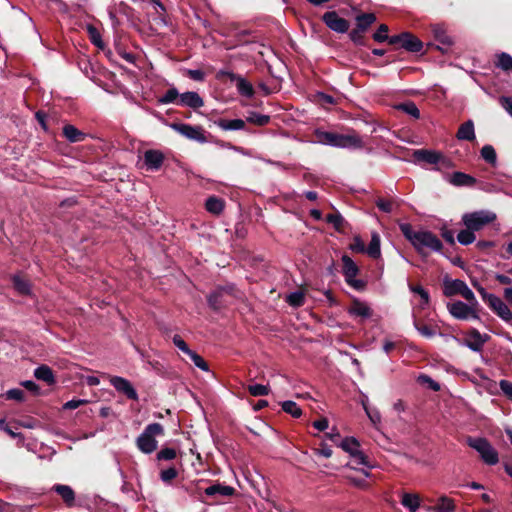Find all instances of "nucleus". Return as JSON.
Returning a JSON list of instances; mask_svg holds the SVG:
<instances>
[{
  "instance_id": "49530a36",
  "label": "nucleus",
  "mask_w": 512,
  "mask_h": 512,
  "mask_svg": "<svg viewBox=\"0 0 512 512\" xmlns=\"http://www.w3.org/2000/svg\"><path fill=\"white\" fill-rule=\"evenodd\" d=\"M398 109L402 110L406 114L412 116L415 119L420 117V111L413 102H406L398 105Z\"/></svg>"
},
{
  "instance_id": "e433bc0d",
  "label": "nucleus",
  "mask_w": 512,
  "mask_h": 512,
  "mask_svg": "<svg viewBox=\"0 0 512 512\" xmlns=\"http://www.w3.org/2000/svg\"><path fill=\"white\" fill-rule=\"evenodd\" d=\"M496 66L504 71H512V57L505 52L498 54Z\"/></svg>"
},
{
  "instance_id": "473e14b6",
  "label": "nucleus",
  "mask_w": 512,
  "mask_h": 512,
  "mask_svg": "<svg viewBox=\"0 0 512 512\" xmlns=\"http://www.w3.org/2000/svg\"><path fill=\"white\" fill-rule=\"evenodd\" d=\"M434 510L436 512H454V501L446 496H441L438 503L435 505Z\"/></svg>"
},
{
  "instance_id": "7ed1b4c3",
  "label": "nucleus",
  "mask_w": 512,
  "mask_h": 512,
  "mask_svg": "<svg viewBox=\"0 0 512 512\" xmlns=\"http://www.w3.org/2000/svg\"><path fill=\"white\" fill-rule=\"evenodd\" d=\"M467 444L472 449L476 450L487 465H496L499 462V455L497 450L491 443L483 437H468Z\"/></svg>"
},
{
  "instance_id": "5701e85b",
  "label": "nucleus",
  "mask_w": 512,
  "mask_h": 512,
  "mask_svg": "<svg viewBox=\"0 0 512 512\" xmlns=\"http://www.w3.org/2000/svg\"><path fill=\"white\" fill-rule=\"evenodd\" d=\"M457 139L472 141L475 139L474 123L472 120L464 122L458 129Z\"/></svg>"
},
{
  "instance_id": "37998d69",
  "label": "nucleus",
  "mask_w": 512,
  "mask_h": 512,
  "mask_svg": "<svg viewBox=\"0 0 512 512\" xmlns=\"http://www.w3.org/2000/svg\"><path fill=\"white\" fill-rule=\"evenodd\" d=\"M177 99H180V94L175 87H172L168 89L166 93L158 99V102L160 104H170L175 102Z\"/></svg>"
},
{
  "instance_id": "603ef678",
  "label": "nucleus",
  "mask_w": 512,
  "mask_h": 512,
  "mask_svg": "<svg viewBox=\"0 0 512 512\" xmlns=\"http://www.w3.org/2000/svg\"><path fill=\"white\" fill-rule=\"evenodd\" d=\"M414 327L423 337L432 338L436 335V331L428 325H420L414 321Z\"/></svg>"
},
{
  "instance_id": "393cba45",
  "label": "nucleus",
  "mask_w": 512,
  "mask_h": 512,
  "mask_svg": "<svg viewBox=\"0 0 512 512\" xmlns=\"http://www.w3.org/2000/svg\"><path fill=\"white\" fill-rule=\"evenodd\" d=\"M34 376L38 380H42L45 383L51 385L55 383V377L53 371L47 365H41L34 370Z\"/></svg>"
},
{
  "instance_id": "1a4fd4ad",
  "label": "nucleus",
  "mask_w": 512,
  "mask_h": 512,
  "mask_svg": "<svg viewBox=\"0 0 512 512\" xmlns=\"http://www.w3.org/2000/svg\"><path fill=\"white\" fill-rule=\"evenodd\" d=\"M339 148L350 150H366L368 153L372 152V148L367 146L364 138L354 130L347 134L340 135Z\"/></svg>"
},
{
  "instance_id": "f704fd0d",
  "label": "nucleus",
  "mask_w": 512,
  "mask_h": 512,
  "mask_svg": "<svg viewBox=\"0 0 512 512\" xmlns=\"http://www.w3.org/2000/svg\"><path fill=\"white\" fill-rule=\"evenodd\" d=\"M236 87L238 92L247 98H251L254 95V89L251 83H249L246 79L241 77L236 82Z\"/></svg>"
},
{
  "instance_id": "72a5a7b5",
  "label": "nucleus",
  "mask_w": 512,
  "mask_h": 512,
  "mask_svg": "<svg viewBox=\"0 0 512 512\" xmlns=\"http://www.w3.org/2000/svg\"><path fill=\"white\" fill-rule=\"evenodd\" d=\"M356 21L358 29L363 32L376 21V16L373 13H364L358 15Z\"/></svg>"
},
{
  "instance_id": "412c9836",
  "label": "nucleus",
  "mask_w": 512,
  "mask_h": 512,
  "mask_svg": "<svg viewBox=\"0 0 512 512\" xmlns=\"http://www.w3.org/2000/svg\"><path fill=\"white\" fill-rule=\"evenodd\" d=\"M52 490L55 491L68 507H72L75 504V493L73 489L64 484H56L52 487Z\"/></svg>"
},
{
  "instance_id": "13d9d810",
  "label": "nucleus",
  "mask_w": 512,
  "mask_h": 512,
  "mask_svg": "<svg viewBox=\"0 0 512 512\" xmlns=\"http://www.w3.org/2000/svg\"><path fill=\"white\" fill-rule=\"evenodd\" d=\"M176 450L173 448H163L157 453V459L158 460H173L176 458Z\"/></svg>"
},
{
  "instance_id": "4be33fe9",
  "label": "nucleus",
  "mask_w": 512,
  "mask_h": 512,
  "mask_svg": "<svg viewBox=\"0 0 512 512\" xmlns=\"http://www.w3.org/2000/svg\"><path fill=\"white\" fill-rule=\"evenodd\" d=\"M440 152L426 149H417L413 152V157L418 162H426L435 165Z\"/></svg>"
},
{
  "instance_id": "423d86ee",
  "label": "nucleus",
  "mask_w": 512,
  "mask_h": 512,
  "mask_svg": "<svg viewBox=\"0 0 512 512\" xmlns=\"http://www.w3.org/2000/svg\"><path fill=\"white\" fill-rule=\"evenodd\" d=\"M444 294L446 296L461 295L470 304L477 305V300L473 291L462 280L455 279L445 282Z\"/></svg>"
},
{
  "instance_id": "4c0bfd02",
  "label": "nucleus",
  "mask_w": 512,
  "mask_h": 512,
  "mask_svg": "<svg viewBox=\"0 0 512 512\" xmlns=\"http://www.w3.org/2000/svg\"><path fill=\"white\" fill-rule=\"evenodd\" d=\"M13 285L15 289L23 295L30 294V283L26 279L20 277V276H14L13 277Z\"/></svg>"
},
{
  "instance_id": "20e7f679",
  "label": "nucleus",
  "mask_w": 512,
  "mask_h": 512,
  "mask_svg": "<svg viewBox=\"0 0 512 512\" xmlns=\"http://www.w3.org/2000/svg\"><path fill=\"white\" fill-rule=\"evenodd\" d=\"M238 291L233 284L217 287L208 296V304L214 310H219L231 302L232 298L237 297Z\"/></svg>"
},
{
  "instance_id": "c9c22d12",
  "label": "nucleus",
  "mask_w": 512,
  "mask_h": 512,
  "mask_svg": "<svg viewBox=\"0 0 512 512\" xmlns=\"http://www.w3.org/2000/svg\"><path fill=\"white\" fill-rule=\"evenodd\" d=\"M340 447L348 452L351 457L354 456L356 452L359 451V443L355 438L347 437L343 439L340 443Z\"/></svg>"
},
{
  "instance_id": "58836bf2",
  "label": "nucleus",
  "mask_w": 512,
  "mask_h": 512,
  "mask_svg": "<svg viewBox=\"0 0 512 512\" xmlns=\"http://www.w3.org/2000/svg\"><path fill=\"white\" fill-rule=\"evenodd\" d=\"M247 122L257 126H265L270 122V116L259 114L257 112H250L247 117Z\"/></svg>"
},
{
  "instance_id": "ea45409f",
  "label": "nucleus",
  "mask_w": 512,
  "mask_h": 512,
  "mask_svg": "<svg viewBox=\"0 0 512 512\" xmlns=\"http://www.w3.org/2000/svg\"><path fill=\"white\" fill-rule=\"evenodd\" d=\"M481 157L491 165H495L497 161L496 151L491 145H484L481 149Z\"/></svg>"
},
{
  "instance_id": "a19ab883",
  "label": "nucleus",
  "mask_w": 512,
  "mask_h": 512,
  "mask_svg": "<svg viewBox=\"0 0 512 512\" xmlns=\"http://www.w3.org/2000/svg\"><path fill=\"white\" fill-rule=\"evenodd\" d=\"M475 231L466 228L465 230H461L457 235V241L461 245H469L473 243L476 239L474 234Z\"/></svg>"
},
{
  "instance_id": "f257e3e1",
  "label": "nucleus",
  "mask_w": 512,
  "mask_h": 512,
  "mask_svg": "<svg viewBox=\"0 0 512 512\" xmlns=\"http://www.w3.org/2000/svg\"><path fill=\"white\" fill-rule=\"evenodd\" d=\"M399 228L404 237L422 255L425 250L441 252L443 244L440 239L430 231H414L409 223H399Z\"/></svg>"
},
{
  "instance_id": "a878e982",
  "label": "nucleus",
  "mask_w": 512,
  "mask_h": 512,
  "mask_svg": "<svg viewBox=\"0 0 512 512\" xmlns=\"http://www.w3.org/2000/svg\"><path fill=\"white\" fill-rule=\"evenodd\" d=\"M380 245H381V240H380L379 234L377 232H373L371 234L370 243H369L368 247L366 248L365 252L370 257L377 259L381 256Z\"/></svg>"
},
{
  "instance_id": "79ce46f5",
  "label": "nucleus",
  "mask_w": 512,
  "mask_h": 512,
  "mask_svg": "<svg viewBox=\"0 0 512 512\" xmlns=\"http://www.w3.org/2000/svg\"><path fill=\"white\" fill-rule=\"evenodd\" d=\"M282 410L295 418H298L302 414V410L294 401H284L281 404Z\"/></svg>"
},
{
  "instance_id": "2f4dec72",
  "label": "nucleus",
  "mask_w": 512,
  "mask_h": 512,
  "mask_svg": "<svg viewBox=\"0 0 512 512\" xmlns=\"http://www.w3.org/2000/svg\"><path fill=\"white\" fill-rule=\"evenodd\" d=\"M86 30H87V33H88L91 43L100 49H104L105 43L102 40L101 34L98 31V29L96 27H94L93 25H87Z\"/></svg>"
},
{
  "instance_id": "9b49d317",
  "label": "nucleus",
  "mask_w": 512,
  "mask_h": 512,
  "mask_svg": "<svg viewBox=\"0 0 512 512\" xmlns=\"http://www.w3.org/2000/svg\"><path fill=\"white\" fill-rule=\"evenodd\" d=\"M474 305L456 301L447 305L449 313L458 320L478 319V314L473 308Z\"/></svg>"
},
{
  "instance_id": "de8ad7c7",
  "label": "nucleus",
  "mask_w": 512,
  "mask_h": 512,
  "mask_svg": "<svg viewBox=\"0 0 512 512\" xmlns=\"http://www.w3.org/2000/svg\"><path fill=\"white\" fill-rule=\"evenodd\" d=\"M248 391L252 396H265L269 394L270 388L268 385L251 384L248 386Z\"/></svg>"
},
{
  "instance_id": "c85d7f7f",
  "label": "nucleus",
  "mask_w": 512,
  "mask_h": 512,
  "mask_svg": "<svg viewBox=\"0 0 512 512\" xmlns=\"http://www.w3.org/2000/svg\"><path fill=\"white\" fill-rule=\"evenodd\" d=\"M205 208L208 212L219 215L224 209V201L218 197L211 196L206 200Z\"/></svg>"
},
{
  "instance_id": "3c124183",
  "label": "nucleus",
  "mask_w": 512,
  "mask_h": 512,
  "mask_svg": "<svg viewBox=\"0 0 512 512\" xmlns=\"http://www.w3.org/2000/svg\"><path fill=\"white\" fill-rule=\"evenodd\" d=\"M326 221L332 224L337 230H340L345 222L344 218L339 212L327 215Z\"/></svg>"
},
{
  "instance_id": "052dcab7",
  "label": "nucleus",
  "mask_w": 512,
  "mask_h": 512,
  "mask_svg": "<svg viewBox=\"0 0 512 512\" xmlns=\"http://www.w3.org/2000/svg\"><path fill=\"white\" fill-rule=\"evenodd\" d=\"M350 249L353 252L364 253L366 250V247L364 245V242L361 240V238L359 236H355L353 238V242L350 244Z\"/></svg>"
},
{
  "instance_id": "7c9ffc66",
  "label": "nucleus",
  "mask_w": 512,
  "mask_h": 512,
  "mask_svg": "<svg viewBox=\"0 0 512 512\" xmlns=\"http://www.w3.org/2000/svg\"><path fill=\"white\" fill-rule=\"evenodd\" d=\"M409 290L415 294H418L421 298V303L419 304V307L421 309H424L428 306L430 301V296L427 290H425L421 285H409Z\"/></svg>"
},
{
  "instance_id": "774afa93",
  "label": "nucleus",
  "mask_w": 512,
  "mask_h": 512,
  "mask_svg": "<svg viewBox=\"0 0 512 512\" xmlns=\"http://www.w3.org/2000/svg\"><path fill=\"white\" fill-rule=\"evenodd\" d=\"M501 106L512 116V97H501Z\"/></svg>"
},
{
  "instance_id": "aec40b11",
  "label": "nucleus",
  "mask_w": 512,
  "mask_h": 512,
  "mask_svg": "<svg viewBox=\"0 0 512 512\" xmlns=\"http://www.w3.org/2000/svg\"><path fill=\"white\" fill-rule=\"evenodd\" d=\"M205 494L210 497H229L235 492V489L231 486L216 483L205 489Z\"/></svg>"
},
{
  "instance_id": "0eeeda50",
  "label": "nucleus",
  "mask_w": 512,
  "mask_h": 512,
  "mask_svg": "<svg viewBox=\"0 0 512 512\" xmlns=\"http://www.w3.org/2000/svg\"><path fill=\"white\" fill-rule=\"evenodd\" d=\"M170 127L189 140H193L199 143L207 142L204 130L200 126H192L185 123H171Z\"/></svg>"
},
{
  "instance_id": "f8f14e48",
  "label": "nucleus",
  "mask_w": 512,
  "mask_h": 512,
  "mask_svg": "<svg viewBox=\"0 0 512 512\" xmlns=\"http://www.w3.org/2000/svg\"><path fill=\"white\" fill-rule=\"evenodd\" d=\"M486 304L503 321L507 323L512 321V311L499 296L494 294Z\"/></svg>"
},
{
  "instance_id": "6e6552de",
  "label": "nucleus",
  "mask_w": 512,
  "mask_h": 512,
  "mask_svg": "<svg viewBox=\"0 0 512 512\" xmlns=\"http://www.w3.org/2000/svg\"><path fill=\"white\" fill-rule=\"evenodd\" d=\"M389 43L392 45L399 44L402 48L409 52H420L423 48L421 40L409 32H403L399 35H393L389 38Z\"/></svg>"
},
{
  "instance_id": "5fc2aeb1",
  "label": "nucleus",
  "mask_w": 512,
  "mask_h": 512,
  "mask_svg": "<svg viewBox=\"0 0 512 512\" xmlns=\"http://www.w3.org/2000/svg\"><path fill=\"white\" fill-rule=\"evenodd\" d=\"M364 410L374 426L381 422V414L377 409H370L368 405L364 404Z\"/></svg>"
},
{
  "instance_id": "bf43d9fd",
  "label": "nucleus",
  "mask_w": 512,
  "mask_h": 512,
  "mask_svg": "<svg viewBox=\"0 0 512 512\" xmlns=\"http://www.w3.org/2000/svg\"><path fill=\"white\" fill-rule=\"evenodd\" d=\"M6 398L15 401H23L24 392L19 388H13L6 392Z\"/></svg>"
},
{
  "instance_id": "a18cd8bd",
  "label": "nucleus",
  "mask_w": 512,
  "mask_h": 512,
  "mask_svg": "<svg viewBox=\"0 0 512 512\" xmlns=\"http://www.w3.org/2000/svg\"><path fill=\"white\" fill-rule=\"evenodd\" d=\"M305 295L302 291H295L290 293L286 301L293 307H300L304 304Z\"/></svg>"
},
{
  "instance_id": "f3484780",
  "label": "nucleus",
  "mask_w": 512,
  "mask_h": 512,
  "mask_svg": "<svg viewBox=\"0 0 512 512\" xmlns=\"http://www.w3.org/2000/svg\"><path fill=\"white\" fill-rule=\"evenodd\" d=\"M487 339V335H482L478 330L473 329L468 333L463 344L472 351L480 352Z\"/></svg>"
},
{
  "instance_id": "69168bd1",
  "label": "nucleus",
  "mask_w": 512,
  "mask_h": 512,
  "mask_svg": "<svg viewBox=\"0 0 512 512\" xmlns=\"http://www.w3.org/2000/svg\"><path fill=\"white\" fill-rule=\"evenodd\" d=\"M87 403V400H84V399H72L70 401H67L64 405H63V408L65 410H73V409H76L78 408L79 406L83 405Z\"/></svg>"
},
{
  "instance_id": "f03ea898",
  "label": "nucleus",
  "mask_w": 512,
  "mask_h": 512,
  "mask_svg": "<svg viewBox=\"0 0 512 512\" xmlns=\"http://www.w3.org/2000/svg\"><path fill=\"white\" fill-rule=\"evenodd\" d=\"M163 435L164 427L160 423H151L145 427L136 439V446L142 453L151 454L158 446L156 437Z\"/></svg>"
},
{
  "instance_id": "4468645a",
  "label": "nucleus",
  "mask_w": 512,
  "mask_h": 512,
  "mask_svg": "<svg viewBox=\"0 0 512 512\" xmlns=\"http://www.w3.org/2000/svg\"><path fill=\"white\" fill-rule=\"evenodd\" d=\"M110 383L118 392L123 393L128 399H138L136 390L127 379L120 376H113L110 379Z\"/></svg>"
},
{
  "instance_id": "6ab92c4d",
  "label": "nucleus",
  "mask_w": 512,
  "mask_h": 512,
  "mask_svg": "<svg viewBox=\"0 0 512 512\" xmlns=\"http://www.w3.org/2000/svg\"><path fill=\"white\" fill-rule=\"evenodd\" d=\"M446 180L456 187H471L476 183V179L463 172H454L446 176Z\"/></svg>"
},
{
  "instance_id": "0e129e2a",
  "label": "nucleus",
  "mask_w": 512,
  "mask_h": 512,
  "mask_svg": "<svg viewBox=\"0 0 512 512\" xmlns=\"http://www.w3.org/2000/svg\"><path fill=\"white\" fill-rule=\"evenodd\" d=\"M352 461L356 465H362L365 467H369L367 457L360 450L352 456Z\"/></svg>"
},
{
  "instance_id": "8fccbe9b",
  "label": "nucleus",
  "mask_w": 512,
  "mask_h": 512,
  "mask_svg": "<svg viewBox=\"0 0 512 512\" xmlns=\"http://www.w3.org/2000/svg\"><path fill=\"white\" fill-rule=\"evenodd\" d=\"M417 381L421 384L428 385V387L435 392L440 390V384L426 374L419 375Z\"/></svg>"
},
{
  "instance_id": "2eb2a0df",
  "label": "nucleus",
  "mask_w": 512,
  "mask_h": 512,
  "mask_svg": "<svg viewBox=\"0 0 512 512\" xmlns=\"http://www.w3.org/2000/svg\"><path fill=\"white\" fill-rule=\"evenodd\" d=\"M164 154L155 149H150L144 153V164L147 170L157 171L161 168L164 162Z\"/></svg>"
},
{
  "instance_id": "864d4df0",
  "label": "nucleus",
  "mask_w": 512,
  "mask_h": 512,
  "mask_svg": "<svg viewBox=\"0 0 512 512\" xmlns=\"http://www.w3.org/2000/svg\"><path fill=\"white\" fill-rule=\"evenodd\" d=\"M177 476H178V471L174 467H169L165 470H162L160 473V479L164 483H170Z\"/></svg>"
},
{
  "instance_id": "e2e57ef3",
  "label": "nucleus",
  "mask_w": 512,
  "mask_h": 512,
  "mask_svg": "<svg viewBox=\"0 0 512 512\" xmlns=\"http://www.w3.org/2000/svg\"><path fill=\"white\" fill-rule=\"evenodd\" d=\"M173 343L184 354L190 353L191 349L188 347L186 342L179 335H175L173 337Z\"/></svg>"
},
{
  "instance_id": "cd10ccee",
  "label": "nucleus",
  "mask_w": 512,
  "mask_h": 512,
  "mask_svg": "<svg viewBox=\"0 0 512 512\" xmlns=\"http://www.w3.org/2000/svg\"><path fill=\"white\" fill-rule=\"evenodd\" d=\"M218 127L226 131L242 130L245 127V121L242 119L226 120L221 119L217 122Z\"/></svg>"
},
{
  "instance_id": "680f3d73",
  "label": "nucleus",
  "mask_w": 512,
  "mask_h": 512,
  "mask_svg": "<svg viewBox=\"0 0 512 512\" xmlns=\"http://www.w3.org/2000/svg\"><path fill=\"white\" fill-rule=\"evenodd\" d=\"M186 75H187L190 79H192V80H194V81H199V82H201V81H204V79H205V74H204V72H203L202 70H200V69H187V70H186Z\"/></svg>"
},
{
  "instance_id": "9d476101",
  "label": "nucleus",
  "mask_w": 512,
  "mask_h": 512,
  "mask_svg": "<svg viewBox=\"0 0 512 512\" xmlns=\"http://www.w3.org/2000/svg\"><path fill=\"white\" fill-rule=\"evenodd\" d=\"M341 260L343 263V275L347 284L356 289L363 288V282L356 279L359 272L356 263L347 255H343Z\"/></svg>"
},
{
  "instance_id": "ddd939ff",
  "label": "nucleus",
  "mask_w": 512,
  "mask_h": 512,
  "mask_svg": "<svg viewBox=\"0 0 512 512\" xmlns=\"http://www.w3.org/2000/svg\"><path fill=\"white\" fill-rule=\"evenodd\" d=\"M322 20L328 28L335 32L345 33L349 29L348 21L339 17L335 11L326 12L322 17Z\"/></svg>"
},
{
  "instance_id": "c03bdc74",
  "label": "nucleus",
  "mask_w": 512,
  "mask_h": 512,
  "mask_svg": "<svg viewBox=\"0 0 512 512\" xmlns=\"http://www.w3.org/2000/svg\"><path fill=\"white\" fill-rule=\"evenodd\" d=\"M453 166L454 164L451 159L444 156L442 153H439L437 161L435 162V170L446 171L451 169Z\"/></svg>"
},
{
  "instance_id": "4d7b16f0",
  "label": "nucleus",
  "mask_w": 512,
  "mask_h": 512,
  "mask_svg": "<svg viewBox=\"0 0 512 512\" xmlns=\"http://www.w3.org/2000/svg\"><path fill=\"white\" fill-rule=\"evenodd\" d=\"M388 26L385 25V24H381L378 28V30L374 33L373 35V38L375 41L377 42H383V41H386L388 40L389 41V36H388Z\"/></svg>"
},
{
  "instance_id": "b1692460",
  "label": "nucleus",
  "mask_w": 512,
  "mask_h": 512,
  "mask_svg": "<svg viewBox=\"0 0 512 512\" xmlns=\"http://www.w3.org/2000/svg\"><path fill=\"white\" fill-rule=\"evenodd\" d=\"M349 313L353 316L366 319L371 317L372 310L366 303L355 301L351 308L349 309Z\"/></svg>"
},
{
  "instance_id": "6e6d98bb",
  "label": "nucleus",
  "mask_w": 512,
  "mask_h": 512,
  "mask_svg": "<svg viewBox=\"0 0 512 512\" xmlns=\"http://www.w3.org/2000/svg\"><path fill=\"white\" fill-rule=\"evenodd\" d=\"M434 35L436 40L443 45L450 46L453 43L451 38L445 33V31L439 27L434 29Z\"/></svg>"
},
{
  "instance_id": "338daca9",
  "label": "nucleus",
  "mask_w": 512,
  "mask_h": 512,
  "mask_svg": "<svg viewBox=\"0 0 512 512\" xmlns=\"http://www.w3.org/2000/svg\"><path fill=\"white\" fill-rule=\"evenodd\" d=\"M499 386L505 395L512 398V382L507 380H501Z\"/></svg>"
},
{
  "instance_id": "09e8293b",
  "label": "nucleus",
  "mask_w": 512,
  "mask_h": 512,
  "mask_svg": "<svg viewBox=\"0 0 512 512\" xmlns=\"http://www.w3.org/2000/svg\"><path fill=\"white\" fill-rule=\"evenodd\" d=\"M186 355L189 356V358L192 360V362L194 363V365L196 367H198L199 369H201L203 371H207L208 370L207 363L195 351L190 350V353H187Z\"/></svg>"
},
{
  "instance_id": "c756f323",
  "label": "nucleus",
  "mask_w": 512,
  "mask_h": 512,
  "mask_svg": "<svg viewBox=\"0 0 512 512\" xmlns=\"http://www.w3.org/2000/svg\"><path fill=\"white\" fill-rule=\"evenodd\" d=\"M401 504L409 510V512H416L419 508L420 501L416 494L404 493L402 495Z\"/></svg>"
},
{
  "instance_id": "bb28decb",
  "label": "nucleus",
  "mask_w": 512,
  "mask_h": 512,
  "mask_svg": "<svg viewBox=\"0 0 512 512\" xmlns=\"http://www.w3.org/2000/svg\"><path fill=\"white\" fill-rule=\"evenodd\" d=\"M63 134L72 143L81 142L85 139V134L73 125H65L63 127Z\"/></svg>"
},
{
  "instance_id": "dca6fc26",
  "label": "nucleus",
  "mask_w": 512,
  "mask_h": 512,
  "mask_svg": "<svg viewBox=\"0 0 512 512\" xmlns=\"http://www.w3.org/2000/svg\"><path fill=\"white\" fill-rule=\"evenodd\" d=\"M314 135L316 138L315 142L318 144L336 148H339L340 146V133L316 129Z\"/></svg>"
},
{
  "instance_id": "a211bd4d",
  "label": "nucleus",
  "mask_w": 512,
  "mask_h": 512,
  "mask_svg": "<svg viewBox=\"0 0 512 512\" xmlns=\"http://www.w3.org/2000/svg\"><path fill=\"white\" fill-rule=\"evenodd\" d=\"M178 105L199 109L204 105V101L197 92L188 91L180 94Z\"/></svg>"
},
{
  "instance_id": "39448f33",
  "label": "nucleus",
  "mask_w": 512,
  "mask_h": 512,
  "mask_svg": "<svg viewBox=\"0 0 512 512\" xmlns=\"http://www.w3.org/2000/svg\"><path fill=\"white\" fill-rule=\"evenodd\" d=\"M496 219V214L489 210H480L466 213L462 216V222L466 228L479 231Z\"/></svg>"
}]
</instances>
